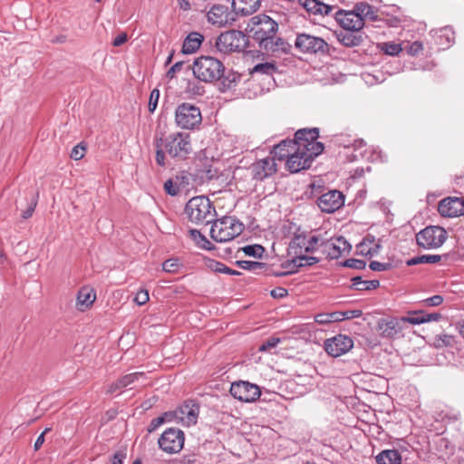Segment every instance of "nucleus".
<instances>
[{
    "label": "nucleus",
    "mask_w": 464,
    "mask_h": 464,
    "mask_svg": "<svg viewBox=\"0 0 464 464\" xmlns=\"http://www.w3.org/2000/svg\"><path fill=\"white\" fill-rule=\"evenodd\" d=\"M244 37L245 35L240 31L231 30L222 33L216 41V47L224 53L239 51Z\"/></svg>",
    "instance_id": "9b49d317"
},
{
    "label": "nucleus",
    "mask_w": 464,
    "mask_h": 464,
    "mask_svg": "<svg viewBox=\"0 0 464 464\" xmlns=\"http://www.w3.org/2000/svg\"><path fill=\"white\" fill-rule=\"evenodd\" d=\"M228 8L224 5H214L207 13L208 22L218 27L225 26L228 22Z\"/></svg>",
    "instance_id": "412c9836"
},
{
    "label": "nucleus",
    "mask_w": 464,
    "mask_h": 464,
    "mask_svg": "<svg viewBox=\"0 0 464 464\" xmlns=\"http://www.w3.org/2000/svg\"><path fill=\"white\" fill-rule=\"evenodd\" d=\"M403 319L404 327L407 324H420L425 322L435 320V314H424L423 312H412L407 316L401 317Z\"/></svg>",
    "instance_id": "72a5a7b5"
},
{
    "label": "nucleus",
    "mask_w": 464,
    "mask_h": 464,
    "mask_svg": "<svg viewBox=\"0 0 464 464\" xmlns=\"http://www.w3.org/2000/svg\"><path fill=\"white\" fill-rule=\"evenodd\" d=\"M140 379H145V375L143 372H132L126 374L121 378L118 379L115 382L111 383L108 387L107 393H113L123 388L130 386L135 382H139Z\"/></svg>",
    "instance_id": "a878e982"
},
{
    "label": "nucleus",
    "mask_w": 464,
    "mask_h": 464,
    "mask_svg": "<svg viewBox=\"0 0 464 464\" xmlns=\"http://www.w3.org/2000/svg\"><path fill=\"white\" fill-rule=\"evenodd\" d=\"M184 432L177 428L167 429L160 437L158 443L160 448L169 453H178L184 446Z\"/></svg>",
    "instance_id": "1a4fd4ad"
},
{
    "label": "nucleus",
    "mask_w": 464,
    "mask_h": 464,
    "mask_svg": "<svg viewBox=\"0 0 464 464\" xmlns=\"http://www.w3.org/2000/svg\"><path fill=\"white\" fill-rule=\"evenodd\" d=\"M261 49L267 53H288L292 46L283 38L277 37L276 34L268 38L264 44L258 45Z\"/></svg>",
    "instance_id": "b1692460"
},
{
    "label": "nucleus",
    "mask_w": 464,
    "mask_h": 464,
    "mask_svg": "<svg viewBox=\"0 0 464 464\" xmlns=\"http://www.w3.org/2000/svg\"><path fill=\"white\" fill-rule=\"evenodd\" d=\"M320 246L323 247V252L325 253L330 259H337L343 254L348 253L351 248V245L343 237L325 241L323 240Z\"/></svg>",
    "instance_id": "dca6fc26"
},
{
    "label": "nucleus",
    "mask_w": 464,
    "mask_h": 464,
    "mask_svg": "<svg viewBox=\"0 0 464 464\" xmlns=\"http://www.w3.org/2000/svg\"><path fill=\"white\" fill-rule=\"evenodd\" d=\"M244 226L238 219L231 216L217 219L211 226L210 237L216 242H227L239 236Z\"/></svg>",
    "instance_id": "20e7f679"
},
{
    "label": "nucleus",
    "mask_w": 464,
    "mask_h": 464,
    "mask_svg": "<svg viewBox=\"0 0 464 464\" xmlns=\"http://www.w3.org/2000/svg\"><path fill=\"white\" fill-rule=\"evenodd\" d=\"M369 267L372 271H386L392 267L391 263H382L379 261H372L369 265Z\"/></svg>",
    "instance_id": "4d7b16f0"
},
{
    "label": "nucleus",
    "mask_w": 464,
    "mask_h": 464,
    "mask_svg": "<svg viewBox=\"0 0 464 464\" xmlns=\"http://www.w3.org/2000/svg\"><path fill=\"white\" fill-rule=\"evenodd\" d=\"M404 328L403 319L392 318L390 320H380L378 322V331L381 335L386 338H393L398 335Z\"/></svg>",
    "instance_id": "6ab92c4d"
},
{
    "label": "nucleus",
    "mask_w": 464,
    "mask_h": 464,
    "mask_svg": "<svg viewBox=\"0 0 464 464\" xmlns=\"http://www.w3.org/2000/svg\"><path fill=\"white\" fill-rule=\"evenodd\" d=\"M323 239L318 236H311L306 237L303 235L295 236L289 244V254L295 256L288 260L284 267L289 268L287 273H280L278 276H285L287 274L295 273L298 268L303 266H310L319 262L315 256H305L304 253H312L321 246Z\"/></svg>",
    "instance_id": "f257e3e1"
},
{
    "label": "nucleus",
    "mask_w": 464,
    "mask_h": 464,
    "mask_svg": "<svg viewBox=\"0 0 464 464\" xmlns=\"http://www.w3.org/2000/svg\"><path fill=\"white\" fill-rule=\"evenodd\" d=\"M381 240L376 239L372 235H366L362 241L357 245V251L362 256H372L377 255L381 249Z\"/></svg>",
    "instance_id": "393cba45"
},
{
    "label": "nucleus",
    "mask_w": 464,
    "mask_h": 464,
    "mask_svg": "<svg viewBox=\"0 0 464 464\" xmlns=\"http://www.w3.org/2000/svg\"><path fill=\"white\" fill-rule=\"evenodd\" d=\"M203 36L198 32H192L188 34L185 38L183 45H182V53H195L201 45L203 41Z\"/></svg>",
    "instance_id": "2f4dec72"
},
{
    "label": "nucleus",
    "mask_w": 464,
    "mask_h": 464,
    "mask_svg": "<svg viewBox=\"0 0 464 464\" xmlns=\"http://www.w3.org/2000/svg\"><path fill=\"white\" fill-rule=\"evenodd\" d=\"M353 11L358 14V16H361L363 22L365 18H369L372 21L376 20V14L373 7L367 3L361 2L356 4Z\"/></svg>",
    "instance_id": "c9c22d12"
},
{
    "label": "nucleus",
    "mask_w": 464,
    "mask_h": 464,
    "mask_svg": "<svg viewBox=\"0 0 464 464\" xmlns=\"http://www.w3.org/2000/svg\"><path fill=\"white\" fill-rule=\"evenodd\" d=\"M382 50L386 54L398 55L402 51V48L400 44L383 43L382 44Z\"/></svg>",
    "instance_id": "49530a36"
},
{
    "label": "nucleus",
    "mask_w": 464,
    "mask_h": 464,
    "mask_svg": "<svg viewBox=\"0 0 464 464\" xmlns=\"http://www.w3.org/2000/svg\"><path fill=\"white\" fill-rule=\"evenodd\" d=\"M359 31H344L337 34L338 41L347 47H354L360 45L362 41V35L358 34Z\"/></svg>",
    "instance_id": "7c9ffc66"
},
{
    "label": "nucleus",
    "mask_w": 464,
    "mask_h": 464,
    "mask_svg": "<svg viewBox=\"0 0 464 464\" xmlns=\"http://www.w3.org/2000/svg\"><path fill=\"white\" fill-rule=\"evenodd\" d=\"M154 145L156 148L155 160L157 164L160 167H166L168 162L165 153L167 152L164 150L163 143L160 140L158 137L155 138Z\"/></svg>",
    "instance_id": "79ce46f5"
},
{
    "label": "nucleus",
    "mask_w": 464,
    "mask_h": 464,
    "mask_svg": "<svg viewBox=\"0 0 464 464\" xmlns=\"http://www.w3.org/2000/svg\"><path fill=\"white\" fill-rule=\"evenodd\" d=\"M455 43V33L450 26L437 31V49L447 50Z\"/></svg>",
    "instance_id": "cd10ccee"
},
{
    "label": "nucleus",
    "mask_w": 464,
    "mask_h": 464,
    "mask_svg": "<svg viewBox=\"0 0 464 464\" xmlns=\"http://www.w3.org/2000/svg\"><path fill=\"white\" fill-rule=\"evenodd\" d=\"M192 71L198 80L212 82L221 78L225 68L219 60L211 56H201L195 60Z\"/></svg>",
    "instance_id": "39448f33"
},
{
    "label": "nucleus",
    "mask_w": 464,
    "mask_h": 464,
    "mask_svg": "<svg viewBox=\"0 0 464 464\" xmlns=\"http://www.w3.org/2000/svg\"><path fill=\"white\" fill-rule=\"evenodd\" d=\"M337 23L346 31H360L364 22L353 11L338 10L334 14Z\"/></svg>",
    "instance_id": "f3484780"
},
{
    "label": "nucleus",
    "mask_w": 464,
    "mask_h": 464,
    "mask_svg": "<svg viewBox=\"0 0 464 464\" xmlns=\"http://www.w3.org/2000/svg\"><path fill=\"white\" fill-rule=\"evenodd\" d=\"M342 315L340 312H334L330 314H320L315 316V322L321 324H325L333 322H341Z\"/></svg>",
    "instance_id": "37998d69"
},
{
    "label": "nucleus",
    "mask_w": 464,
    "mask_h": 464,
    "mask_svg": "<svg viewBox=\"0 0 464 464\" xmlns=\"http://www.w3.org/2000/svg\"><path fill=\"white\" fill-rule=\"evenodd\" d=\"M159 99H160V91L158 89H153L150 92L149 105H148L149 111L150 112H153L156 110Z\"/></svg>",
    "instance_id": "5fc2aeb1"
},
{
    "label": "nucleus",
    "mask_w": 464,
    "mask_h": 464,
    "mask_svg": "<svg viewBox=\"0 0 464 464\" xmlns=\"http://www.w3.org/2000/svg\"><path fill=\"white\" fill-rule=\"evenodd\" d=\"M189 235L199 247L207 250L213 248L212 243L203 234H201L200 231L197 229H190Z\"/></svg>",
    "instance_id": "58836bf2"
},
{
    "label": "nucleus",
    "mask_w": 464,
    "mask_h": 464,
    "mask_svg": "<svg viewBox=\"0 0 464 464\" xmlns=\"http://www.w3.org/2000/svg\"><path fill=\"white\" fill-rule=\"evenodd\" d=\"M342 315V321L344 319L358 318L362 315L361 310H348L345 312H340Z\"/></svg>",
    "instance_id": "69168bd1"
},
{
    "label": "nucleus",
    "mask_w": 464,
    "mask_h": 464,
    "mask_svg": "<svg viewBox=\"0 0 464 464\" xmlns=\"http://www.w3.org/2000/svg\"><path fill=\"white\" fill-rule=\"evenodd\" d=\"M240 79V75L237 73H229L224 80L223 84L225 87L230 89L232 84Z\"/></svg>",
    "instance_id": "e2e57ef3"
},
{
    "label": "nucleus",
    "mask_w": 464,
    "mask_h": 464,
    "mask_svg": "<svg viewBox=\"0 0 464 464\" xmlns=\"http://www.w3.org/2000/svg\"><path fill=\"white\" fill-rule=\"evenodd\" d=\"M438 341L441 342L442 345L446 347H452L456 343L455 337L449 334L440 335Z\"/></svg>",
    "instance_id": "0e129e2a"
},
{
    "label": "nucleus",
    "mask_w": 464,
    "mask_h": 464,
    "mask_svg": "<svg viewBox=\"0 0 464 464\" xmlns=\"http://www.w3.org/2000/svg\"><path fill=\"white\" fill-rule=\"evenodd\" d=\"M276 163L275 158H265L256 160L251 165V172L253 178L258 180H263L276 172Z\"/></svg>",
    "instance_id": "a211bd4d"
},
{
    "label": "nucleus",
    "mask_w": 464,
    "mask_h": 464,
    "mask_svg": "<svg viewBox=\"0 0 464 464\" xmlns=\"http://www.w3.org/2000/svg\"><path fill=\"white\" fill-rule=\"evenodd\" d=\"M169 417H171V412H165L162 416L152 419L148 426V431L153 432L166 421V418Z\"/></svg>",
    "instance_id": "de8ad7c7"
},
{
    "label": "nucleus",
    "mask_w": 464,
    "mask_h": 464,
    "mask_svg": "<svg viewBox=\"0 0 464 464\" xmlns=\"http://www.w3.org/2000/svg\"><path fill=\"white\" fill-rule=\"evenodd\" d=\"M437 231L440 232L438 238H437V247L441 246L448 237V233L442 227L437 226Z\"/></svg>",
    "instance_id": "338daca9"
},
{
    "label": "nucleus",
    "mask_w": 464,
    "mask_h": 464,
    "mask_svg": "<svg viewBox=\"0 0 464 464\" xmlns=\"http://www.w3.org/2000/svg\"><path fill=\"white\" fill-rule=\"evenodd\" d=\"M298 4L309 14L317 16L328 15L333 9L334 5L324 4L319 0H299Z\"/></svg>",
    "instance_id": "4be33fe9"
},
{
    "label": "nucleus",
    "mask_w": 464,
    "mask_h": 464,
    "mask_svg": "<svg viewBox=\"0 0 464 464\" xmlns=\"http://www.w3.org/2000/svg\"><path fill=\"white\" fill-rule=\"evenodd\" d=\"M237 264L239 266L246 270H256L259 268H263L266 265L264 263L260 262H255V261H238Z\"/></svg>",
    "instance_id": "8fccbe9b"
},
{
    "label": "nucleus",
    "mask_w": 464,
    "mask_h": 464,
    "mask_svg": "<svg viewBox=\"0 0 464 464\" xmlns=\"http://www.w3.org/2000/svg\"><path fill=\"white\" fill-rule=\"evenodd\" d=\"M159 139L166 152L176 160H185L193 151L191 138L187 132L177 131Z\"/></svg>",
    "instance_id": "7ed1b4c3"
},
{
    "label": "nucleus",
    "mask_w": 464,
    "mask_h": 464,
    "mask_svg": "<svg viewBox=\"0 0 464 464\" xmlns=\"http://www.w3.org/2000/svg\"><path fill=\"white\" fill-rule=\"evenodd\" d=\"M295 47L302 53H325L328 52V44L322 37L310 34H297Z\"/></svg>",
    "instance_id": "6e6552de"
},
{
    "label": "nucleus",
    "mask_w": 464,
    "mask_h": 464,
    "mask_svg": "<svg viewBox=\"0 0 464 464\" xmlns=\"http://www.w3.org/2000/svg\"><path fill=\"white\" fill-rule=\"evenodd\" d=\"M459 413L453 409L440 410V411L437 414V422H456L459 420Z\"/></svg>",
    "instance_id": "a19ab883"
},
{
    "label": "nucleus",
    "mask_w": 464,
    "mask_h": 464,
    "mask_svg": "<svg viewBox=\"0 0 464 464\" xmlns=\"http://www.w3.org/2000/svg\"><path fill=\"white\" fill-rule=\"evenodd\" d=\"M437 210L442 217L455 218L464 215V198L449 197L442 199Z\"/></svg>",
    "instance_id": "2eb2a0df"
},
{
    "label": "nucleus",
    "mask_w": 464,
    "mask_h": 464,
    "mask_svg": "<svg viewBox=\"0 0 464 464\" xmlns=\"http://www.w3.org/2000/svg\"><path fill=\"white\" fill-rule=\"evenodd\" d=\"M352 287L358 291L372 290L376 289L380 285V282L378 280L365 281L362 280L361 276H354L352 279Z\"/></svg>",
    "instance_id": "e433bc0d"
},
{
    "label": "nucleus",
    "mask_w": 464,
    "mask_h": 464,
    "mask_svg": "<svg viewBox=\"0 0 464 464\" xmlns=\"http://www.w3.org/2000/svg\"><path fill=\"white\" fill-rule=\"evenodd\" d=\"M150 300L149 293L147 290H140L139 291L134 298V302L138 305H143Z\"/></svg>",
    "instance_id": "bf43d9fd"
},
{
    "label": "nucleus",
    "mask_w": 464,
    "mask_h": 464,
    "mask_svg": "<svg viewBox=\"0 0 464 464\" xmlns=\"http://www.w3.org/2000/svg\"><path fill=\"white\" fill-rule=\"evenodd\" d=\"M318 136V128L301 129L295 132V139L292 140L294 146L297 150L303 151L307 147V144L312 142L314 140H317Z\"/></svg>",
    "instance_id": "5701e85b"
},
{
    "label": "nucleus",
    "mask_w": 464,
    "mask_h": 464,
    "mask_svg": "<svg viewBox=\"0 0 464 464\" xmlns=\"http://www.w3.org/2000/svg\"><path fill=\"white\" fill-rule=\"evenodd\" d=\"M251 21L253 24L250 30L253 33L252 38L258 45L275 36L278 31V24L266 14L256 15L252 17Z\"/></svg>",
    "instance_id": "423d86ee"
},
{
    "label": "nucleus",
    "mask_w": 464,
    "mask_h": 464,
    "mask_svg": "<svg viewBox=\"0 0 464 464\" xmlns=\"http://www.w3.org/2000/svg\"><path fill=\"white\" fill-rule=\"evenodd\" d=\"M225 264L218 262L214 259H208L206 261V266L208 268H209L211 271L221 273L222 272V266H224Z\"/></svg>",
    "instance_id": "680f3d73"
},
{
    "label": "nucleus",
    "mask_w": 464,
    "mask_h": 464,
    "mask_svg": "<svg viewBox=\"0 0 464 464\" xmlns=\"http://www.w3.org/2000/svg\"><path fill=\"white\" fill-rule=\"evenodd\" d=\"M199 413V406L194 401H187L176 411L171 412L176 420L181 421L187 426L194 425L197 423Z\"/></svg>",
    "instance_id": "ddd939ff"
},
{
    "label": "nucleus",
    "mask_w": 464,
    "mask_h": 464,
    "mask_svg": "<svg viewBox=\"0 0 464 464\" xmlns=\"http://www.w3.org/2000/svg\"><path fill=\"white\" fill-rule=\"evenodd\" d=\"M288 294L287 290L284 287H276L271 290L270 295L274 298H283L286 296Z\"/></svg>",
    "instance_id": "774afa93"
},
{
    "label": "nucleus",
    "mask_w": 464,
    "mask_h": 464,
    "mask_svg": "<svg viewBox=\"0 0 464 464\" xmlns=\"http://www.w3.org/2000/svg\"><path fill=\"white\" fill-rule=\"evenodd\" d=\"M440 447H444L445 452L442 453L439 458L443 459L453 453L454 447L446 439H440Z\"/></svg>",
    "instance_id": "13d9d810"
},
{
    "label": "nucleus",
    "mask_w": 464,
    "mask_h": 464,
    "mask_svg": "<svg viewBox=\"0 0 464 464\" xmlns=\"http://www.w3.org/2000/svg\"><path fill=\"white\" fill-rule=\"evenodd\" d=\"M417 244L425 249L435 245V226H429L416 235Z\"/></svg>",
    "instance_id": "c85d7f7f"
},
{
    "label": "nucleus",
    "mask_w": 464,
    "mask_h": 464,
    "mask_svg": "<svg viewBox=\"0 0 464 464\" xmlns=\"http://www.w3.org/2000/svg\"><path fill=\"white\" fill-rule=\"evenodd\" d=\"M180 266L177 258H169L162 264V269L167 273H176Z\"/></svg>",
    "instance_id": "09e8293b"
},
{
    "label": "nucleus",
    "mask_w": 464,
    "mask_h": 464,
    "mask_svg": "<svg viewBox=\"0 0 464 464\" xmlns=\"http://www.w3.org/2000/svg\"><path fill=\"white\" fill-rule=\"evenodd\" d=\"M324 146L322 142L314 140L312 142L307 144V147L303 150V152L307 158H309V161L312 163L314 158L324 151Z\"/></svg>",
    "instance_id": "4c0bfd02"
},
{
    "label": "nucleus",
    "mask_w": 464,
    "mask_h": 464,
    "mask_svg": "<svg viewBox=\"0 0 464 464\" xmlns=\"http://www.w3.org/2000/svg\"><path fill=\"white\" fill-rule=\"evenodd\" d=\"M96 299V294L93 290L82 288L79 291L77 296V304L80 310L88 308Z\"/></svg>",
    "instance_id": "f704fd0d"
},
{
    "label": "nucleus",
    "mask_w": 464,
    "mask_h": 464,
    "mask_svg": "<svg viewBox=\"0 0 464 464\" xmlns=\"http://www.w3.org/2000/svg\"><path fill=\"white\" fill-rule=\"evenodd\" d=\"M316 202L323 212L333 213L344 204V196L338 190H329L321 195Z\"/></svg>",
    "instance_id": "4468645a"
},
{
    "label": "nucleus",
    "mask_w": 464,
    "mask_h": 464,
    "mask_svg": "<svg viewBox=\"0 0 464 464\" xmlns=\"http://www.w3.org/2000/svg\"><path fill=\"white\" fill-rule=\"evenodd\" d=\"M185 213L188 219L197 225L209 224L217 215L214 206L205 196L190 198L186 204Z\"/></svg>",
    "instance_id": "f03ea898"
},
{
    "label": "nucleus",
    "mask_w": 464,
    "mask_h": 464,
    "mask_svg": "<svg viewBox=\"0 0 464 464\" xmlns=\"http://www.w3.org/2000/svg\"><path fill=\"white\" fill-rule=\"evenodd\" d=\"M435 264V255H423L420 256L412 257L407 260V266H415L419 264Z\"/></svg>",
    "instance_id": "c03bdc74"
},
{
    "label": "nucleus",
    "mask_w": 464,
    "mask_h": 464,
    "mask_svg": "<svg viewBox=\"0 0 464 464\" xmlns=\"http://www.w3.org/2000/svg\"><path fill=\"white\" fill-rule=\"evenodd\" d=\"M377 464H401V456L396 450H384L375 458Z\"/></svg>",
    "instance_id": "473e14b6"
},
{
    "label": "nucleus",
    "mask_w": 464,
    "mask_h": 464,
    "mask_svg": "<svg viewBox=\"0 0 464 464\" xmlns=\"http://www.w3.org/2000/svg\"><path fill=\"white\" fill-rule=\"evenodd\" d=\"M295 150V147L294 146L292 140H284L277 145L274 146L273 150L271 151L273 154L272 158H275V160L277 159L278 160H284Z\"/></svg>",
    "instance_id": "c756f323"
},
{
    "label": "nucleus",
    "mask_w": 464,
    "mask_h": 464,
    "mask_svg": "<svg viewBox=\"0 0 464 464\" xmlns=\"http://www.w3.org/2000/svg\"><path fill=\"white\" fill-rule=\"evenodd\" d=\"M175 121L181 129L193 130L202 122L201 111L196 105L183 102L176 109Z\"/></svg>",
    "instance_id": "0eeeda50"
},
{
    "label": "nucleus",
    "mask_w": 464,
    "mask_h": 464,
    "mask_svg": "<svg viewBox=\"0 0 464 464\" xmlns=\"http://www.w3.org/2000/svg\"><path fill=\"white\" fill-rule=\"evenodd\" d=\"M229 392L235 399L243 402H254L259 399L261 395L259 386L246 381L233 382Z\"/></svg>",
    "instance_id": "9d476101"
},
{
    "label": "nucleus",
    "mask_w": 464,
    "mask_h": 464,
    "mask_svg": "<svg viewBox=\"0 0 464 464\" xmlns=\"http://www.w3.org/2000/svg\"><path fill=\"white\" fill-rule=\"evenodd\" d=\"M343 266L350 268L362 270L365 268L366 262L361 259L350 258L343 263Z\"/></svg>",
    "instance_id": "603ef678"
},
{
    "label": "nucleus",
    "mask_w": 464,
    "mask_h": 464,
    "mask_svg": "<svg viewBox=\"0 0 464 464\" xmlns=\"http://www.w3.org/2000/svg\"><path fill=\"white\" fill-rule=\"evenodd\" d=\"M165 191L170 196H176L179 193V186L169 179L164 183Z\"/></svg>",
    "instance_id": "3c124183"
},
{
    "label": "nucleus",
    "mask_w": 464,
    "mask_h": 464,
    "mask_svg": "<svg viewBox=\"0 0 464 464\" xmlns=\"http://www.w3.org/2000/svg\"><path fill=\"white\" fill-rule=\"evenodd\" d=\"M276 71L277 68L275 63H264L255 65L250 71V74L261 73L272 76Z\"/></svg>",
    "instance_id": "ea45409f"
},
{
    "label": "nucleus",
    "mask_w": 464,
    "mask_h": 464,
    "mask_svg": "<svg viewBox=\"0 0 464 464\" xmlns=\"http://www.w3.org/2000/svg\"><path fill=\"white\" fill-rule=\"evenodd\" d=\"M37 197H38V194H36L35 197H34L32 198V201H31L30 205L28 206V208L24 211H23L22 218L24 219H27L30 217H32V215L34 211V208L37 205Z\"/></svg>",
    "instance_id": "052dcab7"
},
{
    "label": "nucleus",
    "mask_w": 464,
    "mask_h": 464,
    "mask_svg": "<svg viewBox=\"0 0 464 464\" xmlns=\"http://www.w3.org/2000/svg\"><path fill=\"white\" fill-rule=\"evenodd\" d=\"M261 5V0H233L232 7L237 14L247 16L256 12Z\"/></svg>",
    "instance_id": "bb28decb"
},
{
    "label": "nucleus",
    "mask_w": 464,
    "mask_h": 464,
    "mask_svg": "<svg viewBox=\"0 0 464 464\" xmlns=\"http://www.w3.org/2000/svg\"><path fill=\"white\" fill-rule=\"evenodd\" d=\"M242 250L246 256L256 258H260L265 252V248L260 245L246 246Z\"/></svg>",
    "instance_id": "a18cd8bd"
},
{
    "label": "nucleus",
    "mask_w": 464,
    "mask_h": 464,
    "mask_svg": "<svg viewBox=\"0 0 464 464\" xmlns=\"http://www.w3.org/2000/svg\"><path fill=\"white\" fill-rule=\"evenodd\" d=\"M353 339L344 334H338L324 342L325 352L333 357H339L346 353L353 348Z\"/></svg>",
    "instance_id": "f8f14e48"
},
{
    "label": "nucleus",
    "mask_w": 464,
    "mask_h": 464,
    "mask_svg": "<svg viewBox=\"0 0 464 464\" xmlns=\"http://www.w3.org/2000/svg\"><path fill=\"white\" fill-rule=\"evenodd\" d=\"M85 147L80 143L74 146L71 151L70 157L74 160H79L83 158Z\"/></svg>",
    "instance_id": "6e6d98bb"
},
{
    "label": "nucleus",
    "mask_w": 464,
    "mask_h": 464,
    "mask_svg": "<svg viewBox=\"0 0 464 464\" xmlns=\"http://www.w3.org/2000/svg\"><path fill=\"white\" fill-rule=\"evenodd\" d=\"M280 343V339L276 337L268 338L265 341L261 346L259 347L260 352H267L271 349L276 347V345Z\"/></svg>",
    "instance_id": "864d4df0"
},
{
    "label": "nucleus",
    "mask_w": 464,
    "mask_h": 464,
    "mask_svg": "<svg viewBox=\"0 0 464 464\" xmlns=\"http://www.w3.org/2000/svg\"><path fill=\"white\" fill-rule=\"evenodd\" d=\"M286 159V168L292 173H297L302 169H309L311 166L309 158L296 148Z\"/></svg>",
    "instance_id": "aec40b11"
}]
</instances>
